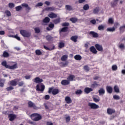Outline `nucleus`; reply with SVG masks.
Instances as JSON below:
<instances>
[{"label": "nucleus", "mask_w": 125, "mask_h": 125, "mask_svg": "<svg viewBox=\"0 0 125 125\" xmlns=\"http://www.w3.org/2000/svg\"><path fill=\"white\" fill-rule=\"evenodd\" d=\"M1 64L2 66H3V67H5V68H6V69H9L10 70H14L18 68L17 63H15V64L10 66L7 64V62L6 61H3Z\"/></svg>", "instance_id": "f257e3e1"}, {"label": "nucleus", "mask_w": 125, "mask_h": 125, "mask_svg": "<svg viewBox=\"0 0 125 125\" xmlns=\"http://www.w3.org/2000/svg\"><path fill=\"white\" fill-rule=\"evenodd\" d=\"M30 117L32 121L34 122H39V121H41L42 118V115L39 113H33L31 115Z\"/></svg>", "instance_id": "f03ea898"}, {"label": "nucleus", "mask_w": 125, "mask_h": 125, "mask_svg": "<svg viewBox=\"0 0 125 125\" xmlns=\"http://www.w3.org/2000/svg\"><path fill=\"white\" fill-rule=\"evenodd\" d=\"M21 35L23 37V38H30L31 37V32L27 31L25 30H21L20 31Z\"/></svg>", "instance_id": "7ed1b4c3"}, {"label": "nucleus", "mask_w": 125, "mask_h": 125, "mask_svg": "<svg viewBox=\"0 0 125 125\" xmlns=\"http://www.w3.org/2000/svg\"><path fill=\"white\" fill-rule=\"evenodd\" d=\"M51 92L53 95H56V94L59 93V89L57 88L53 89L52 88H49L48 93H51Z\"/></svg>", "instance_id": "20e7f679"}, {"label": "nucleus", "mask_w": 125, "mask_h": 125, "mask_svg": "<svg viewBox=\"0 0 125 125\" xmlns=\"http://www.w3.org/2000/svg\"><path fill=\"white\" fill-rule=\"evenodd\" d=\"M88 105L89 107H90L91 109H93L94 110L98 109V108H99V105L96 104L95 103H89Z\"/></svg>", "instance_id": "39448f33"}, {"label": "nucleus", "mask_w": 125, "mask_h": 125, "mask_svg": "<svg viewBox=\"0 0 125 125\" xmlns=\"http://www.w3.org/2000/svg\"><path fill=\"white\" fill-rule=\"evenodd\" d=\"M28 105L29 108H33V109H38V107L36 105V104H34L32 101H30L28 102Z\"/></svg>", "instance_id": "423d86ee"}, {"label": "nucleus", "mask_w": 125, "mask_h": 125, "mask_svg": "<svg viewBox=\"0 0 125 125\" xmlns=\"http://www.w3.org/2000/svg\"><path fill=\"white\" fill-rule=\"evenodd\" d=\"M20 80L18 79H15L14 80L10 81V83L12 86H16L17 85V82H19Z\"/></svg>", "instance_id": "0eeeda50"}, {"label": "nucleus", "mask_w": 125, "mask_h": 125, "mask_svg": "<svg viewBox=\"0 0 125 125\" xmlns=\"http://www.w3.org/2000/svg\"><path fill=\"white\" fill-rule=\"evenodd\" d=\"M44 88L45 86L43 84L41 85V88H40V84H37L36 86V90L37 91H43Z\"/></svg>", "instance_id": "6e6552de"}, {"label": "nucleus", "mask_w": 125, "mask_h": 125, "mask_svg": "<svg viewBox=\"0 0 125 125\" xmlns=\"http://www.w3.org/2000/svg\"><path fill=\"white\" fill-rule=\"evenodd\" d=\"M95 46L98 51H103V47H102V45L99 44H96Z\"/></svg>", "instance_id": "1a4fd4ad"}, {"label": "nucleus", "mask_w": 125, "mask_h": 125, "mask_svg": "<svg viewBox=\"0 0 125 125\" xmlns=\"http://www.w3.org/2000/svg\"><path fill=\"white\" fill-rule=\"evenodd\" d=\"M106 89L107 93L111 94L113 93V87L111 86H107L106 87Z\"/></svg>", "instance_id": "9d476101"}, {"label": "nucleus", "mask_w": 125, "mask_h": 125, "mask_svg": "<svg viewBox=\"0 0 125 125\" xmlns=\"http://www.w3.org/2000/svg\"><path fill=\"white\" fill-rule=\"evenodd\" d=\"M8 118L9 119V121H10V122H12V121H14V120H15V119L16 118V115L12 114H10L8 115Z\"/></svg>", "instance_id": "9b49d317"}, {"label": "nucleus", "mask_w": 125, "mask_h": 125, "mask_svg": "<svg viewBox=\"0 0 125 125\" xmlns=\"http://www.w3.org/2000/svg\"><path fill=\"white\" fill-rule=\"evenodd\" d=\"M34 83H42L43 80H42V79H41L40 77H36L34 79Z\"/></svg>", "instance_id": "f8f14e48"}, {"label": "nucleus", "mask_w": 125, "mask_h": 125, "mask_svg": "<svg viewBox=\"0 0 125 125\" xmlns=\"http://www.w3.org/2000/svg\"><path fill=\"white\" fill-rule=\"evenodd\" d=\"M89 35L92 36L93 38H98L99 37L98 33H96L94 31H90L89 33Z\"/></svg>", "instance_id": "ddd939ff"}, {"label": "nucleus", "mask_w": 125, "mask_h": 125, "mask_svg": "<svg viewBox=\"0 0 125 125\" xmlns=\"http://www.w3.org/2000/svg\"><path fill=\"white\" fill-rule=\"evenodd\" d=\"M84 91L85 93H86V94H88V93H90V92H91V91H93V89L91 88L85 87L84 89Z\"/></svg>", "instance_id": "4468645a"}, {"label": "nucleus", "mask_w": 125, "mask_h": 125, "mask_svg": "<svg viewBox=\"0 0 125 125\" xmlns=\"http://www.w3.org/2000/svg\"><path fill=\"white\" fill-rule=\"evenodd\" d=\"M107 113L109 115H112V114H114V113H116V110H115V109L108 108L107 109Z\"/></svg>", "instance_id": "2eb2a0df"}, {"label": "nucleus", "mask_w": 125, "mask_h": 125, "mask_svg": "<svg viewBox=\"0 0 125 125\" xmlns=\"http://www.w3.org/2000/svg\"><path fill=\"white\" fill-rule=\"evenodd\" d=\"M78 39H79V37L77 35L73 36L70 38L71 41L74 42H78Z\"/></svg>", "instance_id": "dca6fc26"}, {"label": "nucleus", "mask_w": 125, "mask_h": 125, "mask_svg": "<svg viewBox=\"0 0 125 125\" xmlns=\"http://www.w3.org/2000/svg\"><path fill=\"white\" fill-rule=\"evenodd\" d=\"M61 83L62 85H68L70 83V81L67 80H62Z\"/></svg>", "instance_id": "f3484780"}, {"label": "nucleus", "mask_w": 125, "mask_h": 125, "mask_svg": "<svg viewBox=\"0 0 125 125\" xmlns=\"http://www.w3.org/2000/svg\"><path fill=\"white\" fill-rule=\"evenodd\" d=\"M89 49H90V51L91 52H92L94 54H97V50H96L95 47H94V46H91L90 47Z\"/></svg>", "instance_id": "a211bd4d"}, {"label": "nucleus", "mask_w": 125, "mask_h": 125, "mask_svg": "<svg viewBox=\"0 0 125 125\" xmlns=\"http://www.w3.org/2000/svg\"><path fill=\"white\" fill-rule=\"evenodd\" d=\"M97 86H100V84H98L96 81H94L91 85V87L92 88H95V87H97Z\"/></svg>", "instance_id": "6ab92c4d"}, {"label": "nucleus", "mask_w": 125, "mask_h": 125, "mask_svg": "<svg viewBox=\"0 0 125 125\" xmlns=\"http://www.w3.org/2000/svg\"><path fill=\"white\" fill-rule=\"evenodd\" d=\"M48 17L51 18V19H53L54 18H57V15L55 14L54 13H51L48 15Z\"/></svg>", "instance_id": "aec40b11"}, {"label": "nucleus", "mask_w": 125, "mask_h": 125, "mask_svg": "<svg viewBox=\"0 0 125 125\" xmlns=\"http://www.w3.org/2000/svg\"><path fill=\"white\" fill-rule=\"evenodd\" d=\"M65 101L67 104H71V103H72V100L71 99V98L69 96L65 97Z\"/></svg>", "instance_id": "412c9836"}, {"label": "nucleus", "mask_w": 125, "mask_h": 125, "mask_svg": "<svg viewBox=\"0 0 125 125\" xmlns=\"http://www.w3.org/2000/svg\"><path fill=\"white\" fill-rule=\"evenodd\" d=\"M98 92H99V95H103L105 94V89H104V88H101L98 90Z\"/></svg>", "instance_id": "4be33fe9"}, {"label": "nucleus", "mask_w": 125, "mask_h": 125, "mask_svg": "<svg viewBox=\"0 0 125 125\" xmlns=\"http://www.w3.org/2000/svg\"><path fill=\"white\" fill-rule=\"evenodd\" d=\"M75 75H70L68 78H67V80L68 81H69V82H73V81H74V79H75Z\"/></svg>", "instance_id": "5701e85b"}, {"label": "nucleus", "mask_w": 125, "mask_h": 125, "mask_svg": "<svg viewBox=\"0 0 125 125\" xmlns=\"http://www.w3.org/2000/svg\"><path fill=\"white\" fill-rule=\"evenodd\" d=\"M45 39L48 42H51V41H53V37L50 35H47L45 37Z\"/></svg>", "instance_id": "b1692460"}, {"label": "nucleus", "mask_w": 125, "mask_h": 125, "mask_svg": "<svg viewBox=\"0 0 125 125\" xmlns=\"http://www.w3.org/2000/svg\"><path fill=\"white\" fill-rule=\"evenodd\" d=\"M68 31V27H64L62 28L61 30H60V34L62 32H65Z\"/></svg>", "instance_id": "393cba45"}, {"label": "nucleus", "mask_w": 125, "mask_h": 125, "mask_svg": "<svg viewBox=\"0 0 125 125\" xmlns=\"http://www.w3.org/2000/svg\"><path fill=\"white\" fill-rule=\"evenodd\" d=\"M119 0H114L113 2H112L111 4V7H115V6H117L118 4V1Z\"/></svg>", "instance_id": "a878e982"}, {"label": "nucleus", "mask_w": 125, "mask_h": 125, "mask_svg": "<svg viewBox=\"0 0 125 125\" xmlns=\"http://www.w3.org/2000/svg\"><path fill=\"white\" fill-rule=\"evenodd\" d=\"M45 10L46 11H53V10H55V8L54 7H49L45 8Z\"/></svg>", "instance_id": "bb28decb"}, {"label": "nucleus", "mask_w": 125, "mask_h": 125, "mask_svg": "<svg viewBox=\"0 0 125 125\" xmlns=\"http://www.w3.org/2000/svg\"><path fill=\"white\" fill-rule=\"evenodd\" d=\"M100 10V9L99 8V7H97L95 9H94L93 11V13H94V14H97V13L99 12Z\"/></svg>", "instance_id": "cd10ccee"}, {"label": "nucleus", "mask_w": 125, "mask_h": 125, "mask_svg": "<svg viewBox=\"0 0 125 125\" xmlns=\"http://www.w3.org/2000/svg\"><path fill=\"white\" fill-rule=\"evenodd\" d=\"M114 90L115 92H116V93H119V92H120V88H119V86H118L117 85H115L114 86Z\"/></svg>", "instance_id": "c85d7f7f"}, {"label": "nucleus", "mask_w": 125, "mask_h": 125, "mask_svg": "<svg viewBox=\"0 0 125 125\" xmlns=\"http://www.w3.org/2000/svg\"><path fill=\"white\" fill-rule=\"evenodd\" d=\"M119 30L121 34L124 33V32L125 31V25L121 26L119 28Z\"/></svg>", "instance_id": "c756f323"}, {"label": "nucleus", "mask_w": 125, "mask_h": 125, "mask_svg": "<svg viewBox=\"0 0 125 125\" xmlns=\"http://www.w3.org/2000/svg\"><path fill=\"white\" fill-rule=\"evenodd\" d=\"M2 56L5 58H7V57H9V54L8 52H6V51H4L3 53Z\"/></svg>", "instance_id": "7c9ffc66"}, {"label": "nucleus", "mask_w": 125, "mask_h": 125, "mask_svg": "<svg viewBox=\"0 0 125 125\" xmlns=\"http://www.w3.org/2000/svg\"><path fill=\"white\" fill-rule=\"evenodd\" d=\"M68 59V55H64L61 58V60L62 61H66Z\"/></svg>", "instance_id": "2f4dec72"}, {"label": "nucleus", "mask_w": 125, "mask_h": 125, "mask_svg": "<svg viewBox=\"0 0 125 125\" xmlns=\"http://www.w3.org/2000/svg\"><path fill=\"white\" fill-rule=\"evenodd\" d=\"M82 57L81 55H76L75 56H74V59H75V60H79V61H80V60H82Z\"/></svg>", "instance_id": "473e14b6"}, {"label": "nucleus", "mask_w": 125, "mask_h": 125, "mask_svg": "<svg viewBox=\"0 0 125 125\" xmlns=\"http://www.w3.org/2000/svg\"><path fill=\"white\" fill-rule=\"evenodd\" d=\"M70 21H71L72 23H76V22H78V19L77 18H71L70 19Z\"/></svg>", "instance_id": "72a5a7b5"}, {"label": "nucleus", "mask_w": 125, "mask_h": 125, "mask_svg": "<svg viewBox=\"0 0 125 125\" xmlns=\"http://www.w3.org/2000/svg\"><path fill=\"white\" fill-rule=\"evenodd\" d=\"M50 21V19L49 18L46 17L43 20V23H49Z\"/></svg>", "instance_id": "f704fd0d"}, {"label": "nucleus", "mask_w": 125, "mask_h": 125, "mask_svg": "<svg viewBox=\"0 0 125 125\" xmlns=\"http://www.w3.org/2000/svg\"><path fill=\"white\" fill-rule=\"evenodd\" d=\"M83 94V90L81 89L77 90L76 91H75V94L76 95H81V94Z\"/></svg>", "instance_id": "c9c22d12"}, {"label": "nucleus", "mask_w": 125, "mask_h": 125, "mask_svg": "<svg viewBox=\"0 0 125 125\" xmlns=\"http://www.w3.org/2000/svg\"><path fill=\"white\" fill-rule=\"evenodd\" d=\"M106 31H107V32H115V31H116V28L115 27L108 28H107Z\"/></svg>", "instance_id": "e433bc0d"}, {"label": "nucleus", "mask_w": 125, "mask_h": 125, "mask_svg": "<svg viewBox=\"0 0 125 125\" xmlns=\"http://www.w3.org/2000/svg\"><path fill=\"white\" fill-rule=\"evenodd\" d=\"M64 46H65V43L63 42H60L59 43V47L60 48H63V47H64Z\"/></svg>", "instance_id": "4c0bfd02"}, {"label": "nucleus", "mask_w": 125, "mask_h": 125, "mask_svg": "<svg viewBox=\"0 0 125 125\" xmlns=\"http://www.w3.org/2000/svg\"><path fill=\"white\" fill-rule=\"evenodd\" d=\"M35 53L36 54V55H42V51H41V50L39 49H37L35 51Z\"/></svg>", "instance_id": "58836bf2"}, {"label": "nucleus", "mask_w": 125, "mask_h": 125, "mask_svg": "<svg viewBox=\"0 0 125 125\" xmlns=\"http://www.w3.org/2000/svg\"><path fill=\"white\" fill-rule=\"evenodd\" d=\"M65 8L67 10H69V11H71V10H73V7H72L70 5H65Z\"/></svg>", "instance_id": "ea45409f"}, {"label": "nucleus", "mask_w": 125, "mask_h": 125, "mask_svg": "<svg viewBox=\"0 0 125 125\" xmlns=\"http://www.w3.org/2000/svg\"><path fill=\"white\" fill-rule=\"evenodd\" d=\"M62 27H69L70 26V23L69 22H63L62 24Z\"/></svg>", "instance_id": "a19ab883"}, {"label": "nucleus", "mask_w": 125, "mask_h": 125, "mask_svg": "<svg viewBox=\"0 0 125 125\" xmlns=\"http://www.w3.org/2000/svg\"><path fill=\"white\" fill-rule=\"evenodd\" d=\"M83 9L84 10H88L89 9V5L87 4H85L83 7Z\"/></svg>", "instance_id": "79ce46f5"}, {"label": "nucleus", "mask_w": 125, "mask_h": 125, "mask_svg": "<svg viewBox=\"0 0 125 125\" xmlns=\"http://www.w3.org/2000/svg\"><path fill=\"white\" fill-rule=\"evenodd\" d=\"M112 71H117L118 70V66L116 64H114L112 66Z\"/></svg>", "instance_id": "37998d69"}, {"label": "nucleus", "mask_w": 125, "mask_h": 125, "mask_svg": "<svg viewBox=\"0 0 125 125\" xmlns=\"http://www.w3.org/2000/svg\"><path fill=\"white\" fill-rule=\"evenodd\" d=\"M34 31L36 34H39L41 32V29L39 27L35 28Z\"/></svg>", "instance_id": "c03bdc74"}, {"label": "nucleus", "mask_w": 125, "mask_h": 125, "mask_svg": "<svg viewBox=\"0 0 125 125\" xmlns=\"http://www.w3.org/2000/svg\"><path fill=\"white\" fill-rule=\"evenodd\" d=\"M12 38H14L15 39H16L18 41H21V39L19 36H18V35L16 34V35L12 36Z\"/></svg>", "instance_id": "a18cd8bd"}, {"label": "nucleus", "mask_w": 125, "mask_h": 125, "mask_svg": "<svg viewBox=\"0 0 125 125\" xmlns=\"http://www.w3.org/2000/svg\"><path fill=\"white\" fill-rule=\"evenodd\" d=\"M53 23H54V24H58L59 23H60V18H58L54 20Z\"/></svg>", "instance_id": "49530a36"}, {"label": "nucleus", "mask_w": 125, "mask_h": 125, "mask_svg": "<svg viewBox=\"0 0 125 125\" xmlns=\"http://www.w3.org/2000/svg\"><path fill=\"white\" fill-rule=\"evenodd\" d=\"M5 14H6V15H7V16H8V17L11 16V13H10V11H9V10H6L5 11Z\"/></svg>", "instance_id": "de8ad7c7"}, {"label": "nucleus", "mask_w": 125, "mask_h": 125, "mask_svg": "<svg viewBox=\"0 0 125 125\" xmlns=\"http://www.w3.org/2000/svg\"><path fill=\"white\" fill-rule=\"evenodd\" d=\"M108 23L109 24H114V20H113V18H110L108 19Z\"/></svg>", "instance_id": "09e8293b"}, {"label": "nucleus", "mask_w": 125, "mask_h": 125, "mask_svg": "<svg viewBox=\"0 0 125 125\" xmlns=\"http://www.w3.org/2000/svg\"><path fill=\"white\" fill-rule=\"evenodd\" d=\"M22 6H24V7H26V8H27L28 10L31 9L30 8V7H29V5H28V4H26V3H23L21 4Z\"/></svg>", "instance_id": "8fccbe9b"}, {"label": "nucleus", "mask_w": 125, "mask_h": 125, "mask_svg": "<svg viewBox=\"0 0 125 125\" xmlns=\"http://www.w3.org/2000/svg\"><path fill=\"white\" fill-rule=\"evenodd\" d=\"M22 9V6H18L16 7V11H20Z\"/></svg>", "instance_id": "3c124183"}, {"label": "nucleus", "mask_w": 125, "mask_h": 125, "mask_svg": "<svg viewBox=\"0 0 125 125\" xmlns=\"http://www.w3.org/2000/svg\"><path fill=\"white\" fill-rule=\"evenodd\" d=\"M119 47L121 49H125V44L124 43L120 44Z\"/></svg>", "instance_id": "603ef678"}, {"label": "nucleus", "mask_w": 125, "mask_h": 125, "mask_svg": "<svg viewBox=\"0 0 125 125\" xmlns=\"http://www.w3.org/2000/svg\"><path fill=\"white\" fill-rule=\"evenodd\" d=\"M104 26H103V25H99L98 27V30H99V31H101V30H104Z\"/></svg>", "instance_id": "864d4df0"}, {"label": "nucleus", "mask_w": 125, "mask_h": 125, "mask_svg": "<svg viewBox=\"0 0 125 125\" xmlns=\"http://www.w3.org/2000/svg\"><path fill=\"white\" fill-rule=\"evenodd\" d=\"M113 98L115 100H119L120 96H119L118 95H115L113 96Z\"/></svg>", "instance_id": "5fc2aeb1"}, {"label": "nucleus", "mask_w": 125, "mask_h": 125, "mask_svg": "<svg viewBox=\"0 0 125 125\" xmlns=\"http://www.w3.org/2000/svg\"><path fill=\"white\" fill-rule=\"evenodd\" d=\"M93 101H94V102H96V103H97V102H99V101H100V99L99 98H93Z\"/></svg>", "instance_id": "6e6d98bb"}, {"label": "nucleus", "mask_w": 125, "mask_h": 125, "mask_svg": "<svg viewBox=\"0 0 125 125\" xmlns=\"http://www.w3.org/2000/svg\"><path fill=\"white\" fill-rule=\"evenodd\" d=\"M14 6H15V5L13 3H9V7H10V8H13Z\"/></svg>", "instance_id": "4d7b16f0"}, {"label": "nucleus", "mask_w": 125, "mask_h": 125, "mask_svg": "<svg viewBox=\"0 0 125 125\" xmlns=\"http://www.w3.org/2000/svg\"><path fill=\"white\" fill-rule=\"evenodd\" d=\"M66 123H69L71 121V117L70 116H67L65 118Z\"/></svg>", "instance_id": "13d9d810"}, {"label": "nucleus", "mask_w": 125, "mask_h": 125, "mask_svg": "<svg viewBox=\"0 0 125 125\" xmlns=\"http://www.w3.org/2000/svg\"><path fill=\"white\" fill-rule=\"evenodd\" d=\"M83 69L84 70H85V71H86L87 72H88V71H89V67L87 65H85L83 67Z\"/></svg>", "instance_id": "bf43d9fd"}, {"label": "nucleus", "mask_w": 125, "mask_h": 125, "mask_svg": "<svg viewBox=\"0 0 125 125\" xmlns=\"http://www.w3.org/2000/svg\"><path fill=\"white\" fill-rule=\"evenodd\" d=\"M7 91H10V90H12L14 89V88L12 86L8 87L6 88Z\"/></svg>", "instance_id": "052dcab7"}, {"label": "nucleus", "mask_w": 125, "mask_h": 125, "mask_svg": "<svg viewBox=\"0 0 125 125\" xmlns=\"http://www.w3.org/2000/svg\"><path fill=\"white\" fill-rule=\"evenodd\" d=\"M68 64H69V62H68V61H66L65 62H62V64L63 67H65V66H67Z\"/></svg>", "instance_id": "680f3d73"}, {"label": "nucleus", "mask_w": 125, "mask_h": 125, "mask_svg": "<svg viewBox=\"0 0 125 125\" xmlns=\"http://www.w3.org/2000/svg\"><path fill=\"white\" fill-rule=\"evenodd\" d=\"M19 86H23L24 85V82L21 81L18 83Z\"/></svg>", "instance_id": "e2e57ef3"}, {"label": "nucleus", "mask_w": 125, "mask_h": 125, "mask_svg": "<svg viewBox=\"0 0 125 125\" xmlns=\"http://www.w3.org/2000/svg\"><path fill=\"white\" fill-rule=\"evenodd\" d=\"M90 23L93 24V25H95L96 24V21L95 20H92L90 21Z\"/></svg>", "instance_id": "0e129e2a"}, {"label": "nucleus", "mask_w": 125, "mask_h": 125, "mask_svg": "<svg viewBox=\"0 0 125 125\" xmlns=\"http://www.w3.org/2000/svg\"><path fill=\"white\" fill-rule=\"evenodd\" d=\"M118 26H120V23L119 22H115L114 25V28H118Z\"/></svg>", "instance_id": "69168bd1"}, {"label": "nucleus", "mask_w": 125, "mask_h": 125, "mask_svg": "<svg viewBox=\"0 0 125 125\" xmlns=\"http://www.w3.org/2000/svg\"><path fill=\"white\" fill-rule=\"evenodd\" d=\"M48 27H49V28H51V29H53V28H54V24L51 23V24H49Z\"/></svg>", "instance_id": "338daca9"}, {"label": "nucleus", "mask_w": 125, "mask_h": 125, "mask_svg": "<svg viewBox=\"0 0 125 125\" xmlns=\"http://www.w3.org/2000/svg\"><path fill=\"white\" fill-rule=\"evenodd\" d=\"M49 98H50V96H49V95H46L45 96L44 99H45V100H49Z\"/></svg>", "instance_id": "774afa93"}]
</instances>
